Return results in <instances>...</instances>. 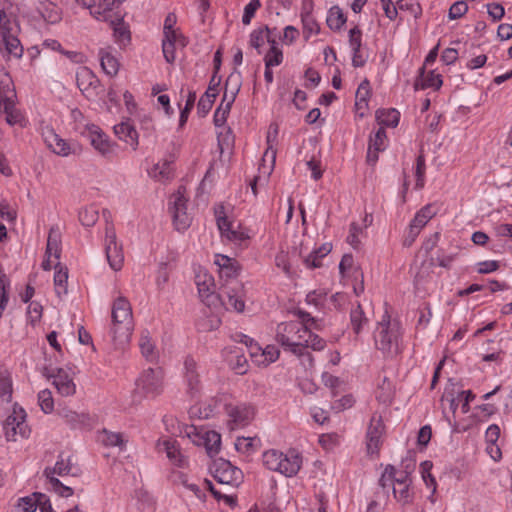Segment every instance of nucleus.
Segmentation results:
<instances>
[{"mask_svg":"<svg viewBox=\"0 0 512 512\" xmlns=\"http://www.w3.org/2000/svg\"><path fill=\"white\" fill-rule=\"evenodd\" d=\"M468 11V5L464 0L454 2L449 8L448 17L451 20L459 19Z\"/></svg>","mask_w":512,"mask_h":512,"instance_id":"obj_64","label":"nucleus"},{"mask_svg":"<svg viewBox=\"0 0 512 512\" xmlns=\"http://www.w3.org/2000/svg\"><path fill=\"white\" fill-rule=\"evenodd\" d=\"M81 134L87 136L90 140L91 145L97 150L102 156L113 151L116 145L111 141L110 137L95 124H85L84 130H81Z\"/></svg>","mask_w":512,"mask_h":512,"instance_id":"obj_16","label":"nucleus"},{"mask_svg":"<svg viewBox=\"0 0 512 512\" xmlns=\"http://www.w3.org/2000/svg\"><path fill=\"white\" fill-rule=\"evenodd\" d=\"M374 342L384 358H396L404 349L400 324L384 315L374 332Z\"/></svg>","mask_w":512,"mask_h":512,"instance_id":"obj_3","label":"nucleus"},{"mask_svg":"<svg viewBox=\"0 0 512 512\" xmlns=\"http://www.w3.org/2000/svg\"><path fill=\"white\" fill-rule=\"evenodd\" d=\"M26 411L17 403L12 407L11 413L3 423V432L7 441L16 442L19 439H27L31 429L26 421Z\"/></svg>","mask_w":512,"mask_h":512,"instance_id":"obj_8","label":"nucleus"},{"mask_svg":"<svg viewBox=\"0 0 512 512\" xmlns=\"http://www.w3.org/2000/svg\"><path fill=\"white\" fill-rule=\"evenodd\" d=\"M13 394L12 373L4 366H0V398L2 401L10 402Z\"/></svg>","mask_w":512,"mask_h":512,"instance_id":"obj_41","label":"nucleus"},{"mask_svg":"<svg viewBox=\"0 0 512 512\" xmlns=\"http://www.w3.org/2000/svg\"><path fill=\"white\" fill-rule=\"evenodd\" d=\"M319 444L326 451H331L340 444V436L336 433L322 434L319 437Z\"/></svg>","mask_w":512,"mask_h":512,"instance_id":"obj_62","label":"nucleus"},{"mask_svg":"<svg viewBox=\"0 0 512 512\" xmlns=\"http://www.w3.org/2000/svg\"><path fill=\"white\" fill-rule=\"evenodd\" d=\"M50 377L52 383L62 396H72L76 392V385L72 376L64 369H57Z\"/></svg>","mask_w":512,"mask_h":512,"instance_id":"obj_28","label":"nucleus"},{"mask_svg":"<svg viewBox=\"0 0 512 512\" xmlns=\"http://www.w3.org/2000/svg\"><path fill=\"white\" fill-rule=\"evenodd\" d=\"M38 404L45 414H49L53 411L54 400L50 390L44 389L38 393Z\"/></svg>","mask_w":512,"mask_h":512,"instance_id":"obj_60","label":"nucleus"},{"mask_svg":"<svg viewBox=\"0 0 512 512\" xmlns=\"http://www.w3.org/2000/svg\"><path fill=\"white\" fill-rule=\"evenodd\" d=\"M263 463L271 471L286 477H293L302 466V456L294 449H290L286 453L271 449L264 452Z\"/></svg>","mask_w":512,"mask_h":512,"instance_id":"obj_6","label":"nucleus"},{"mask_svg":"<svg viewBox=\"0 0 512 512\" xmlns=\"http://www.w3.org/2000/svg\"><path fill=\"white\" fill-rule=\"evenodd\" d=\"M385 433V425L382 416L373 414L367 427L365 444L367 454L371 457L378 456Z\"/></svg>","mask_w":512,"mask_h":512,"instance_id":"obj_13","label":"nucleus"},{"mask_svg":"<svg viewBox=\"0 0 512 512\" xmlns=\"http://www.w3.org/2000/svg\"><path fill=\"white\" fill-rule=\"evenodd\" d=\"M331 251L329 244H323L318 249L313 250L304 259V264L307 268H319L322 266L323 258L326 257Z\"/></svg>","mask_w":512,"mask_h":512,"instance_id":"obj_47","label":"nucleus"},{"mask_svg":"<svg viewBox=\"0 0 512 512\" xmlns=\"http://www.w3.org/2000/svg\"><path fill=\"white\" fill-rule=\"evenodd\" d=\"M43 307L39 302L31 301L28 305L27 309V320L32 325L35 326L42 318Z\"/></svg>","mask_w":512,"mask_h":512,"instance_id":"obj_61","label":"nucleus"},{"mask_svg":"<svg viewBox=\"0 0 512 512\" xmlns=\"http://www.w3.org/2000/svg\"><path fill=\"white\" fill-rule=\"evenodd\" d=\"M3 43L5 45V49L8 54L13 55L14 57H21L23 54V47L20 43V40L12 33L9 35L1 36Z\"/></svg>","mask_w":512,"mask_h":512,"instance_id":"obj_55","label":"nucleus"},{"mask_svg":"<svg viewBox=\"0 0 512 512\" xmlns=\"http://www.w3.org/2000/svg\"><path fill=\"white\" fill-rule=\"evenodd\" d=\"M37 11L43 20L49 24H56L62 19L60 9L48 0H39Z\"/></svg>","mask_w":512,"mask_h":512,"instance_id":"obj_34","label":"nucleus"},{"mask_svg":"<svg viewBox=\"0 0 512 512\" xmlns=\"http://www.w3.org/2000/svg\"><path fill=\"white\" fill-rule=\"evenodd\" d=\"M443 84L442 75L435 73V71H430L425 74V66H422L419 69V77L415 82V89H428L433 88L434 90H439Z\"/></svg>","mask_w":512,"mask_h":512,"instance_id":"obj_30","label":"nucleus"},{"mask_svg":"<svg viewBox=\"0 0 512 512\" xmlns=\"http://www.w3.org/2000/svg\"><path fill=\"white\" fill-rule=\"evenodd\" d=\"M139 348L146 360L153 362L157 359L155 342L153 341L152 335L148 329H144L140 333Z\"/></svg>","mask_w":512,"mask_h":512,"instance_id":"obj_39","label":"nucleus"},{"mask_svg":"<svg viewBox=\"0 0 512 512\" xmlns=\"http://www.w3.org/2000/svg\"><path fill=\"white\" fill-rule=\"evenodd\" d=\"M379 484L383 488L391 486L393 496L399 504L405 506L413 502L412 479L406 471H399L393 466H387L382 473Z\"/></svg>","mask_w":512,"mask_h":512,"instance_id":"obj_5","label":"nucleus"},{"mask_svg":"<svg viewBox=\"0 0 512 512\" xmlns=\"http://www.w3.org/2000/svg\"><path fill=\"white\" fill-rule=\"evenodd\" d=\"M261 7L260 0H250L248 4L245 5L243 16H242V23L244 25H249L252 21V19L255 16V13L257 10Z\"/></svg>","mask_w":512,"mask_h":512,"instance_id":"obj_63","label":"nucleus"},{"mask_svg":"<svg viewBox=\"0 0 512 512\" xmlns=\"http://www.w3.org/2000/svg\"><path fill=\"white\" fill-rule=\"evenodd\" d=\"M301 21L303 24V34L306 39H308L312 34H318L320 32V26L311 12H302Z\"/></svg>","mask_w":512,"mask_h":512,"instance_id":"obj_51","label":"nucleus"},{"mask_svg":"<svg viewBox=\"0 0 512 512\" xmlns=\"http://www.w3.org/2000/svg\"><path fill=\"white\" fill-rule=\"evenodd\" d=\"M349 46L352 50V66L354 68L365 66L368 57L364 56L361 51L362 31L359 26H355L349 30Z\"/></svg>","mask_w":512,"mask_h":512,"instance_id":"obj_25","label":"nucleus"},{"mask_svg":"<svg viewBox=\"0 0 512 512\" xmlns=\"http://www.w3.org/2000/svg\"><path fill=\"white\" fill-rule=\"evenodd\" d=\"M41 499H44V494L39 492L19 498L15 505V512H35Z\"/></svg>","mask_w":512,"mask_h":512,"instance_id":"obj_42","label":"nucleus"},{"mask_svg":"<svg viewBox=\"0 0 512 512\" xmlns=\"http://www.w3.org/2000/svg\"><path fill=\"white\" fill-rule=\"evenodd\" d=\"M76 83L78 88L85 92L90 88H97L100 85V80L90 68L84 66L76 72Z\"/></svg>","mask_w":512,"mask_h":512,"instance_id":"obj_33","label":"nucleus"},{"mask_svg":"<svg viewBox=\"0 0 512 512\" xmlns=\"http://www.w3.org/2000/svg\"><path fill=\"white\" fill-rule=\"evenodd\" d=\"M432 466H433L432 462L424 461L420 465V472H421L422 479H423L424 483L426 484V486L428 488H431V495L429 496V500L432 503H435L434 494L436 493V490H437V483H436L435 478L431 474Z\"/></svg>","mask_w":512,"mask_h":512,"instance_id":"obj_50","label":"nucleus"},{"mask_svg":"<svg viewBox=\"0 0 512 512\" xmlns=\"http://www.w3.org/2000/svg\"><path fill=\"white\" fill-rule=\"evenodd\" d=\"M215 217L222 237L234 244L247 247L248 241L255 236V231L250 227L230 221L222 205L215 209Z\"/></svg>","mask_w":512,"mask_h":512,"instance_id":"obj_7","label":"nucleus"},{"mask_svg":"<svg viewBox=\"0 0 512 512\" xmlns=\"http://www.w3.org/2000/svg\"><path fill=\"white\" fill-rule=\"evenodd\" d=\"M115 135L126 144L131 146L134 150L138 146V132L135 127L128 121L116 124L113 127Z\"/></svg>","mask_w":512,"mask_h":512,"instance_id":"obj_31","label":"nucleus"},{"mask_svg":"<svg viewBox=\"0 0 512 512\" xmlns=\"http://www.w3.org/2000/svg\"><path fill=\"white\" fill-rule=\"evenodd\" d=\"M97 439L106 447H119L120 450L124 449L126 443L121 433L108 431L106 429L98 433Z\"/></svg>","mask_w":512,"mask_h":512,"instance_id":"obj_45","label":"nucleus"},{"mask_svg":"<svg viewBox=\"0 0 512 512\" xmlns=\"http://www.w3.org/2000/svg\"><path fill=\"white\" fill-rule=\"evenodd\" d=\"M98 55L104 73L110 77L116 76L120 67L118 59L111 52L104 49H100Z\"/></svg>","mask_w":512,"mask_h":512,"instance_id":"obj_40","label":"nucleus"},{"mask_svg":"<svg viewBox=\"0 0 512 512\" xmlns=\"http://www.w3.org/2000/svg\"><path fill=\"white\" fill-rule=\"evenodd\" d=\"M195 284L202 302L210 306L216 299L215 282L212 275L206 270L199 268L195 273Z\"/></svg>","mask_w":512,"mask_h":512,"instance_id":"obj_20","label":"nucleus"},{"mask_svg":"<svg viewBox=\"0 0 512 512\" xmlns=\"http://www.w3.org/2000/svg\"><path fill=\"white\" fill-rule=\"evenodd\" d=\"M105 252L110 267L114 271L122 269L124 264V253L122 245L117 242L113 225L107 224L105 229Z\"/></svg>","mask_w":512,"mask_h":512,"instance_id":"obj_14","label":"nucleus"},{"mask_svg":"<svg viewBox=\"0 0 512 512\" xmlns=\"http://www.w3.org/2000/svg\"><path fill=\"white\" fill-rule=\"evenodd\" d=\"M214 264L219 268L221 277L232 278L237 275V261L223 254L214 256Z\"/></svg>","mask_w":512,"mask_h":512,"instance_id":"obj_35","label":"nucleus"},{"mask_svg":"<svg viewBox=\"0 0 512 512\" xmlns=\"http://www.w3.org/2000/svg\"><path fill=\"white\" fill-rule=\"evenodd\" d=\"M176 15L174 13H169L165 20H164V26H163V39H182L184 40V36L181 34L178 35L176 30L174 29V26L176 24Z\"/></svg>","mask_w":512,"mask_h":512,"instance_id":"obj_58","label":"nucleus"},{"mask_svg":"<svg viewBox=\"0 0 512 512\" xmlns=\"http://www.w3.org/2000/svg\"><path fill=\"white\" fill-rule=\"evenodd\" d=\"M376 119L381 127L395 128L400 121V112L395 108L379 109L376 111Z\"/></svg>","mask_w":512,"mask_h":512,"instance_id":"obj_43","label":"nucleus"},{"mask_svg":"<svg viewBox=\"0 0 512 512\" xmlns=\"http://www.w3.org/2000/svg\"><path fill=\"white\" fill-rule=\"evenodd\" d=\"M159 451L166 453L167 458L170 462L176 466L183 467L186 459L181 453L180 445L177 440L172 438L160 439L157 443Z\"/></svg>","mask_w":512,"mask_h":512,"instance_id":"obj_27","label":"nucleus"},{"mask_svg":"<svg viewBox=\"0 0 512 512\" xmlns=\"http://www.w3.org/2000/svg\"><path fill=\"white\" fill-rule=\"evenodd\" d=\"M214 477L222 484L238 485L242 478V472L229 461L219 460L214 464Z\"/></svg>","mask_w":512,"mask_h":512,"instance_id":"obj_21","label":"nucleus"},{"mask_svg":"<svg viewBox=\"0 0 512 512\" xmlns=\"http://www.w3.org/2000/svg\"><path fill=\"white\" fill-rule=\"evenodd\" d=\"M60 233L58 229L51 228L48 234L45 260L42 263L44 270H50L59 259L61 248Z\"/></svg>","mask_w":512,"mask_h":512,"instance_id":"obj_23","label":"nucleus"},{"mask_svg":"<svg viewBox=\"0 0 512 512\" xmlns=\"http://www.w3.org/2000/svg\"><path fill=\"white\" fill-rule=\"evenodd\" d=\"M225 407L229 417L228 425L231 430L247 426L255 415V408L250 404H229Z\"/></svg>","mask_w":512,"mask_h":512,"instance_id":"obj_17","label":"nucleus"},{"mask_svg":"<svg viewBox=\"0 0 512 512\" xmlns=\"http://www.w3.org/2000/svg\"><path fill=\"white\" fill-rule=\"evenodd\" d=\"M55 273H54V286L55 292L58 296L67 293V282H68V272L66 269L62 267H58L55 265Z\"/></svg>","mask_w":512,"mask_h":512,"instance_id":"obj_53","label":"nucleus"},{"mask_svg":"<svg viewBox=\"0 0 512 512\" xmlns=\"http://www.w3.org/2000/svg\"><path fill=\"white\" fill-rule=\"evenodd\" d=\"M350 319L352 330L355 334H360L364 326L367 324V318L360 306L351 311Z\"/></svg>","mask_w":512,"mask_h":512,"instance_id":"obj_59","label":"nucleus"},{"mask_svg":"<svg viewBox=\"0 0 512 512\" xmlns=\"http://www.w3.org/2000/svg\"><path fill=\"white\" fill-rule=\"evenodd\" d=\"M312 329H318V324L309 316L303 321L281 322L276 326L275 340L284 351L297 356L305 355L308 347L316 351L323 350L325 340L313 334Z\"/></svg>","mask_w":512,"mask_h":512,"instance_id":"obj_1","label":"nucleus"},{"mask_svg":"<svg viewBox=\"0 0 512 512\" xmlns=\"http://www.w3.org/2000/svg\"><path fill=\"white\" fill-rule=\"evenodd\" d=\"M220 83L221 78H216L215 75H212L207 90L200 97L197 104V114L199 117H205L210 112L218 95V87Z\"/></svg>","mask_w":512,"mask_h":512,"instance_id":"obj_24","label":"nucleus"},{"mask_svg":"<svg viewBox=\"0 0 512 512\" xmlns=\"http://www.w3.org/2000/svg\"><path fill=\"white\" fill-rule=\"evenodd\" d=\"M438 213V207L435 203H429L423 206L414 216L410 222L413 227L420 231L427 225V223Z\"/></svg>","mask_w":512,"mask_h":512,"instance_id":"obj_36","label":"nucleus"},{"mask_svg":"<svg viewBox=\"0 0 512 512\" xmlns=\"http://www.w3.org/2000/svg\"><path fill=\"white\" fill-rule=\"evenodd\" d=\"M187 436L197 446H203L210 457L217 455L221 449V435L205 427L191 426Z\"/></svg>","mask_w":512,"mask_h":512,"instance_id":"obj_12","label":"nucleus"},{"mask_svg":"<svg viewBox=\"0 0 512 512\" xmlns=\"http://www.w3.org/2000/svg\"><path fill=\"white\" fill-rule=\"evenodd\" d=\"M233 339L247 346L252 362L258 366L266 367L279 358L280 351L274 345L262 348L254 339L242 333L235 334Z\"/></svg>","mask_w":512,"mask_h":512,"instance_id":"obj_10","label":"nucleus"},{"mask_svg":"<svg viewBox=\"0 0 512 512\" xmlns=\"http://www.w3.org/2000/svg\"><path fill=\"white\" fill-rule=\"evenodd\" d=\"M182 378L186 394L194 399L201 391V380L198 364L192 356H186L183 362Z\"/></svg>","mask_w":512,"mask_h":512,"instance_id":"obj_15","label":"nucleus"},{"mask_svg":"<svg viewBox=\"0 0 512 512\" xmlns=\"http://www.w3.org/2000/svg\"><path fill=\"white\" fill-rule=\"evenodd\" d=\"M347 17L339 6H333L328 11L327 26L333 31H339L346 23Z\"/></svg>","mask_w":512,"mask_h":512,"instance_id":"obj_48","label":"nucleus"},{"mask_svg":"<svg viewBox=\"0 0 512 512\" xmlns=\"http://www.w3.org/2000/svg\"><path fill=\"white\" fill-rule=\"evenodd\" d=\"M182 485L190 492L193 493V495L200 499V500H204L206 498V491L208 489L211 490V492L214 494V496L216 498H222V495L217 492L216 490L213 489V487L211 486V483L207 480L201 482V483H196V482H190L188 479H183L182 480Z\"/></svg>","mask_w":512,"mask_h":512,"instance_id":"obj_37","label":"nucleus"},{"mask_svg":"<svg viewBox=\"0 0 512 512\" xmlns=\"http://www.w3.org/2000/svg\"><path fill=\"white\" fill-rule=\"evenodd\" d=\"M50 488L59 496L68 498L73 495V489L69 486L64 485L59 479L54 476H50V472L46 471Z\"/></svg>","mask_w":512,"mask_h":512,"instance_id":"obj_57","label":"nucleus"},{"mask_svg":"<svg viewBox=\"0 0 512 512\" xmlns=\"http://www.w3.org/2000/svg\"><path fill=\"white\" fill-rule=\"evenodd\" d=\"M48 145L55 154L62 157L79 156L82 151V146L78 142L62 139L57 134L52 135V140L48 142Z\"/></svg>","mask_w":512,"mask_h":512,"instance_id":"obj_26","label":"nucleus"},{"mask_svg":"<svg viewBox=\"0 0 512 512\" xmlns=\"http://www.w3.org/2000/svg\"><path fill=\"white\" fill-rule=\"evenodd\" d=\"M395 386L393 381L387 377L379 380L375 389V397L377 401L384 405H390L394 399Z\"/></svg>","mask_w":512,"mask_h":512,"instance_id":"obj_32","label":"nucleus"},{"mask_svg":"<svg viewBox=\"0 0 512 512\" xmlns=\"http://www.w3.org/2000/svg\"><path fill=\"white\" fill-rule=\"evenodd\" d=\"M227 308L238 313L245 310L244 290L242 285H236L227 291Z\"/></svg>","mask_w":512,"mask_h":512,"instance_id":"obj_38","label":"nucleus"},{"mask_svg":"<svg viewBox=\"0 0 512 512\" xmlns=\"http://www.w3.org/2000/svg\"><path fill=\"white\" fill-rule=\"evenodd\" d=\"M16 91L13 80L6 69L0 66V112L5 115L10 126L25 127L28 123L25 115L15 106Z\"/></svg>","mask_w":512,"mask_h":512,"instance_id":"obj_4","label":"nucleus"},{"mask_svg":"<svg viewBox=\"0 0 512 512\" xmlns=\"http://www.w3.org/2000/svg\"><path fill=\"white\" fill-rule=\"evenodd\" d=\"M164 380L165 373L161 367L145 369L136 380V392L143 397L154 398L163 392Z\"/></svg>","mask_w":512,"mask_h":512,"instance_id":"obj_11","label":"nucleus"},{"mask_svg":"<svg viewBox=\"0 0 512 512\" xmlns=\"http://www.w3.org/2000/svg\"><path fill=\"white\" fill-rule=\"evenodd\" d=\"M99 218V211L95 205H90L83 208L79 212V221L85 227L93 226Z\"/></svg>","mask_w":512,"mask_h":512,"instance_id":"obj_56","label":"nucleus"},{"mask_svg":"<svg viewBox=\"0 0 512 512\" xmlns=\"http://www.w3.org/2000/svg\"><path fill=\"white\" fill-rule=\"evenodd\" d=\"M134 331V317L130 301L123 295L116 296L111 305L110 333L116 344L128 343Z\"/></svg>","mask_w":512,"mask_h":512,"instance_id":"obj_2","label":"nucleus"},{"mask_svg":"<svg viewBox=\"0 0 512 512\" xmlns=\"http://www.w3.org/2000/svg\"><path fill=\"white\" fill-rule=\"evenodd\" d=\"M260 440L256 437H238L235 441V448L238 452L250 454L257 450Z\"/></svg>","mask_w":512,"mask_h":512,"instance_id":"obj_52","label":"nucleus"},{"mask_svg":"<svg viewBox=\"0 0 512 512\" xmlns=\"http://www.w3.org/2000/svg\"><path fill=\"white\" fill-rule=\"evenodd\" d=\"M188 200L186 189L180 186L169 201V210L172 215L173 226L178 232L186 231L192 223V216L188 213Z\"/></svg>","mask_w":512,"mask_h":512,"instance_id":"obj_9","label":"nucleus"},{"mask_svg":"<svg viewBox=\"0 0 512 512\" xmlns=\"http://www.w3.org/2000/svg\"><path fill=\"white\" fill-rule=\"evenodd\" d=\"M267 42L270 44V49L264 57L265 66L274 67L278 66L283 62V52L278 47V44L274 38L267 35Z\"/></svg>","mask_w":512,"mask_h":512,"instance_id":"obj_46","label":"nucleus"},{"mask_svg":"<svg viewBox=\"0 0 512 512\" xmlns=\"http://www.w3.org/2000/svg\"><path fill=\"white\" fill-rule=\"evenodd\" d=\"M10 280L7 275L0 270V317H2L9 302Z\"/></svg>","mask_w":512,"mask_h":512,"instance_id":"obj_54","label":"nucleus"},{"mask_svg":"<svg viewBox=\"0 0 512 512\" xmlns=\"http://www.w3.org/2000/svg\"><path fill=\"white\" fill-rule=\"evenodd\" d=\"M272 30L267 26H261L250 33L249 44L261 54V47L267 41V35L271 36Z\"/></svg>","mask_w":512,"mask_h":512,"instance_id":"obj_49","label":"nucleus"},{"mask_svg":"<svg viewBox=\"0 0 512 512\" xmlns=\"http://www.w3.org/2000/svg\"><path fill=\"white\" fill-rule=\"evenodd\" d=\"M388 138L384 127H379L369 137V145L366 160H378V153L387 148Z\"/></svg>","mask_w":512,"mask_h":512,"instance_id":"obj_29","label":"nucleus"},{"mask_svg":"<svg viewBox=\"0 0 512 512\" xmlns=\"http://www.w3.org/2000/svg\"><path fill=\"white\" fill-rule=\"evenodd\" d=\"M425 173V162H407V165L403 168L404 183L402 193L405 194L409 185L413 182L414 189H422L425 185Z\"/></svg>","mask_w":512,"mask_h":512,"instance_id":"obj_19","label":"nucleus"},{"mask_svg":"<svg viewBox=\"0 0 512 512\" xmlns=\"http://www.w3.org/2000/svg\"><path fill=\"white\" fill-rule=\"evenodd\" d=\"M364 225L361 226L358 223L352 222L349 227V234L347 236V242L349 245H351L353 248L357 249L360 244V236L363 234L364 229L370 225L372 221V217L369 215H365L364 217Z\"/></svg>","mask_w":512,"mask_h":512,"instance_id":"obj_44","label":"nucleus"},{"mask_svg":"<svg viewBox=\"0 0 512 512\" xmlns=\"http://www.w3.org/2000/svg\"><path fill=\"white\" fill-rule=\"evenodd\" d=\"M145 170L154 181L166 183L175 177L172 162H145Z\"/></svg>","mask_w":512,"mask_h":512,"instance_id":"obj_22","label":"nucleus"},{"mask_svg":"<svg viewBox=\"0 0 512 512\" xmlns=\"http://www.w3.org/2000/svg\"><path fill=\"white\" fill-rule=\"evenodd\" d=\"M119 7L115 0H100L95 7L91 8V15L109 24H119L124 18V14L118 10Z\"/></svg>","mask_w":512,"mask_h":512,"instance_id":"obj_18","label":"nucleus"}]
</instances>
